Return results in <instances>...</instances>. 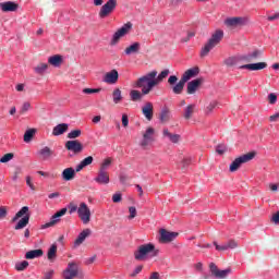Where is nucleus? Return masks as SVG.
<instances>
[{"label":"nucleus","instance_id":"1","mask_svg":"<svg viewBox=\"0 0 279 279\" xmlns=\"http://www.w3.org/2000/svg\"><path fill=\"white\" fill-rule=\"evenodd\" d=\"M158 71L154 70L146 75L142 76L141 83L146 82L147 88L144 89V93H151L155 86H158L160 82L169 77V70H163L158 76ZM157 76V77H156Z\"/></svg>","mask_w":279,"mask_h":279},{"label":"nucleus","instance_id":"2","mask_svg":"<svg viewBox=\"0 0 279 279\" xmlns=\"http://www.w3.org/2000/svg\"><path fill=\"white\" fill-rule=\"evenodd\" d=\"M223 40V31L217 29L215 33H213L211 37L207 41V44L202 48L201 50V58H206L219 43Z\"/></svg>","mask_w":279,"mask_h":279},{"label":"nucleus","instance_id":"3","mask_svg":"<svg viewBox=\"0 0 279 279\" xmlns=\"http://www.w3.org/2000/svg\"><path fill=\"white\" fill-rule=\"evenodd\" d=\"M158 256V251L153 243L140 245L134 252L135 260H147L148 256Z\"/></svg>","mask_w":279,"mask_h":279},{"label":"nucleus","instance_id":"4","mask_svg":"<svg viewBox=\"0 0 279 279\" xmlns=\"http://www.w3.org/2000/svg\"><path fill=\"white\" fill-rule=\"evenodd\" d=\"M21 217H23L21 219ZM20 219V220H19ZM12 223L15 221H19L16 226L14 227V230H23V228L27 227L29 223V207L24 206L22 207L15 216L12 218Z\"/></svg>","mask_w":279,"mask_h":279},{"label":"nucleus","instance_id":"5","mask_svg":"<svg viewBox=\"0 0 279 279\" xmlns=\"http://www.w3.org/2000/svg\"><path fill=\"white\" fill-rule=\"evenodd\" d=\"M142 80H143V76H141L134 82V87L141 88L142 92H140L138 89H132L130 92L131 101H143V97H145V95H149V93L145 92L147 90V82L141 83Z\"/></svg>","mask_w":279,"mask_h":279},{"label":"nucleus","instance_id":"6","mask_svg":"<svg viewBox=\"0 0 279 279\" xmlns=\"http://www.w3.org/2000/svg\"><path fill=\"white\" fill-rule=\"evenodd\" d=\"M255 157L256 151H251L245 155H242L232 161L229 170L231 171V173H234V171H239L242 165H245V162H250V160H254Z\"/></svg>","mask_w":279,"mask_h":279},{"label":"nucleus","instance_id":"7","mask_svg":"<svg viewBox=\"0 0 279 279\" xmlns=\"http://www.w3.org/2000/svg\"><path fill=\"white\" fill-rule=\"evenodd\" d=\"M92 215L93 214L90 213V208L86 203H81L78 205L77 216L84 226H88V223H90Z\"/></svg>","mask_w":279,"mask_h":279},{"label":"nucleus","instance_id":"8","mask_svg":"<svg viewBox=\"0 0 279 279\" xmlns=\"http://www.w3.org/2000/svg\"><path fill=\"white\" fill-rule=\"evenodd\" d=\"M117 10V0H108L99 10L98 16L106 19Z\"/></svg>","mask_w":279,"mask_h":279},{"label":"nucleus","instance_id":"9","mask_svg":"<svg viewBox=\"0 0 279 279\" xmlns=\"http://www.w3.org/2000/svg\"><path fill=\"white\" fill-rule=\"evenodd\" d=\"M132 29V23H126L124 24L120 29H118L112 37L111 40V45L114 46L117 45V43H119V40H121V38H123V36H125V34H128V32H130Z\"/></svg>","mask_w":279,"mask_h":279},{"label":"nucleus","instance_id":"10","mask_svg":"<svg viewBox=\"0 0 279 279\" xmlns=\"http://www.w3.org/2000/svg\"><path fill=\"white\" fill-rule=\"evenodd\" d=\"M66 208H62L61 210L57 211L51 218L49 222H46L41 226V230H47V228H53L56 223L60 221V217H64L66 215Z\"/></svg>","mask_w":279,"mask_h":279},{"label":"nucleus","instance_id":"11","mask_svg":"<svg viewBox=\"0 0 279 279\" xmlns=\"http://www.w3.org/2000/svg\"><path fill=\"white\" fill-rule=\"evenodd\" d=\"M154 128H148L145 133L143 134V140L141 142V147L145 149L146 147H149L150 144L154 143V134H155Z\"/></svg>","mask_w":279,"mask_h":279},{"label":"nucleus","instance_id":"12","mask_svg":"<svg viewBox=\"0 0 279 279\" xmlns=\"http://www.w3.org/2000/svg\"><path fill=\"white\" fill-rule=\"evenodd\" d=\"M80 274V267L75 263H69L66 269L63 271V279H73L76 278Z\"/></svg>","mask_w":279,"mask_h":279},{"label":"nucleus","instance_id":"13","mask_svg":"<svg viewBox=\"0 0 279 279\" xmlns=\"http://www.w3.org/2000/svg\"><path fill=\"white\" fill-rule=\"evenodd\" d=\"M209 269L211 271V276H215V278H228L229 274H232L231 268L219 270V268L217 267V265H215V263H211L209 265Z\"/></svg>","mask_w":279,"mask_h":279},{"label":"nucleus","instance_id":"14","mask_svg":"<svg viewBox=\"0 0 279 279\" xmlns=\"http://www.w3.org/2000/svg\"><path fill=\"white\" fill-rule=\"evenodd\" d=\"M65 149H68V151H73V154H82V151H84V146L80 141L72 140L65 143Z\"/></svg>","mask_w":279,"mask_h":279},{"label":"nucleus","instance_id":"15","mask_svg":"<svg viewBox=\"0 0 279 279\" xmlns=\"http://www.w3.org/2000/svg\"><path fill=\"white\" fill-rule=\"evenodd\" d=\"M204 83V78H195L191 82L187 83V89L186 93L187 95H195L197 90H199V87Z\"/></svg>","mask_w":279,"mask_h":279},{"label":"nucleus","instance_id":"16","mask_svg":"<svg viewBox=\"0 0 279 279\" xmlns=\"http://www.w3.org/2000/svg\"><path fill=\"white\" fill-rule=\"evenodd\" d=\"M214 245L217 252H227V250H236V247H239V242H236L235 240H230L226 244L221 245H219V243L217 242H214Z\"/></svg>","mask_w":279,"mask_h":279},{"label":"nucleus","instance_id":"17","mask_svg":"<svg viewBox=\"0 0 279 279\" xmlns=\"http://www.w3.org/2000/svg\"><path fill=\"white\" fill-rule=\"evenodd\" d=\"M178 236L177 232L167 231L166 229L160 230V243H171Z\"/></svg>","mask_w":279,"mask_h":279},{"label":"nucleus","instance_id":"18","mask_svg":"<svg viewBox=\"0 0 279 279\" xmlns=\"http://www.w3.org/2000/svg\"><path fill=\"white\" fill-rule=\"evenodd\" d=\"M90 234H93V231L90 229H84L74 241V247H80V245H82V243H84L86 239L90 236Z\"/></svg>","mask_w":279,"mask_h":279},{"label":"nucleus","instance_id":"19","mask_svg":"<svg viewBox=\"0 0 279 279\" xmlns=\"http://www.w3.org/2000/svg\"><path fill=\"white\" fill-rule=\"evenodd\" d=\"M104 82L106 84H117V82H119V72L117 70L107 72L104 76Z\"/></svg>","mask_w":279,"mask_h":279},{"label":"nucleus","instance_id":"20","mask_svg":"<svg viewBox=\"0 0 279 279\" xmlns=\"http://www.w3.org/2000/svg\"><path fill=\"white\" fill-rule=\"evenodd\" d=\"M244 24H245L244 17H228L225 21V25H227L228 27H239Z\"/></svg>","mask_w":279,"mask_h":279},{"label":"nucleus","instance_id":"21","mask_svg":"<svg viewBox=\"0 0 279 279\" xmlns=\"http://www.w3.org/2000/svg\"><path fill=\"white\" fill-rule=\"evenodd\" d=\"M0 9L2 12H16L19 10V3L12 1L0 2Z\"/></svg>","mask_w":279,"mask_h":279},{"label":"nucleus","instance_id":"22","mask_svg":"<svg viewBox=\"0 0 279 279\" xmlns=\"http://www.w3.org/2000/svg\"><path fill=\"white\" fill-rule=\"evenodd\" d=\"M98 184H109L110 175L104 169H100L98 175L94 179Z\"/></svg>","mask_w":279,"mask_h":279},{"label":"nucleus","instance_id":"23","mask_svg":"<svg viewBox=\"0 0 279 279\" xmlns=\"http://www.w3.org/2000/svg\"><path fill=\"white\" fill-rule=\"evenodd\" d=\"M240 69H247V71H263V69H267L266 62H258V63H248L241 65Z\"/></svg>","mask_w":279,"mask_h":279},{"label":"nucleus","instance_id":"24","mask_svg":"<svg viewBox=\"0 0 279 279\" xmlns=\"http://www.w3.org/2000/svg\"><path fill=\"white\" fill-rule=\"evenodd\" d=\"M142 112L147 121H151L154 119V104L146 102L145 106L142 108Z\"/></svg>","mask_w":279,"mask_h":279},{"label":"nucleus","instance_id":"25","mask_svg":"<svg viewBox=\"0 0 279 279\" xmlns=\"http://www.w3.org/2000/svg\"><path fill=\"white\" fill-rule=\"evenodd\" d=\"M53 154L56 153L53 151V149H50L49 146H45L38 151V156L41 160H49V158H51Z\"/></svg>","mask_w":279,"mask_h":279},{"label":"nucleus","instance_id":"26","mask_svg":"<svg viewBox=\"0 0 279 279\" xmlns=\"http://www.w3.org/2000/svg\"><path fill=\"white\" fill-rule=\"evenodd\" d=\"M198 73H199V68L189 69L184 72L181 80H183V82L186 83V82H189V80H191V77H195V75H197Z\"/></svg>","mask_w":279,"mask_h":279},{"label":"nucleus","instance_id":"27","mask_svg":"<svg viewBox=\"0 0 279 279\" xmlns=\"http://www.w3.org/2000/svg\"><path fill=\"white\" fill-rule=\"evenodd\" d=\"M68 131H69V124L61 123L53 128L52 135L53 136H62V134H64V132H68Z\"/></svg>","mask_w":279,"mask_h":279},{"label":"nucleus","instance_id":"28","mask_svg":"<svg viewBox=\"0 0 279 279\" xmlns=\"http://www.w3.org/2000/svg\"><path fill=\"white\" fill-rule=\"evenodd\" d=\"M43 254H45V252H43L41 248L32 250V251L26 252L25 258L27 260H34V258H40V256H43Z\"/></svg>","mask_w":279,"mask_h":279},{"label":"nucleus","instance_id":"29","mask_svg":"<svg viewBox=\"0 0 279 279\" xmlns=\"http://www.w3.org/2000/svg\"><path fill=\"white\" fill-rule=\"evenodd\" d=\"M75 169L73 168H66L62 171V179L65 180V182H71L75 178Z\"/></svg>","mask_w":279,"mask_h":279},{"label":"nucleus","instance_id":"30","mask_svg":"<svg viewBox=\"0 0 279 279\" xmlns=\"http://www.w3.org/2000/svg\"><path fill=\"white\" fill-rule=\"evenodd\" d=\"M141 51V43L136 41L131 46L126 47L124 53L126 56H132V53H138Z\"/></svg>","mask_w":279,"mask_h":279},{"label":"nucleus","instance_id":"31","mask_svg":"<svg viewBox=\"0 0 279 279\" xmlns=\"http://www.w3.org/2000/svg\"><path fill=\"white\" fill-rule=\"evenodd\" d=\"M93 156H88L85 159H83L77 166H76V173H80L82 169L88 167L89 165H93Z\"/></svg>","mask_w":279,"mask_h":279},{"label":"nucleus","instance_id":"32","mask_svg":"<svg viewBox=\"0 0 279 279\" xmlns=\"http://www.w3.org/2000/svg\"><path fill=\"white\" fill-rule=\"evenodd\" d=\"M57 256H58V245L52 244L48 250L47 258H48V260H50V263H53V260H56Z\"/></svg>","mask_w":279,"mask_h":279},{"label":"nucleus","instance_id":"33","mask_svg":"<svg viewBox=\"0 0 279 279\" xmlns=\"http://www.w3.org/2000/svg\"><path fill=\"white\" fill-rule=\"evenodd\" d=\"M185 82L183 78H181L178 84H175L174 86H172V93L174 95H182L183 90H184V86H185Z\"/></svg>","mask_w":279,"mask_h":279},{"label":"nucleus","instance_id":"34","mask_svg":"<svg viewBox=\"0 0 279 279\" xmlns=\"http://www.w3.org/2000/svg\"><path fill=\"white\" fill-rule=\"evenodd\" d=\"M240 60H243V57H229L225 59L223 64H226V66H236Z\"/></svg>","mask_w":279,"mask_h":279},{"label":"nucleus","instance_id":"35","mask_svg":"<svg viewBox=\"0 0 279 279\" xmlns=\"http://www.w3.org/2000/svg\"><path fill=\"white\" fill-rule=\"evenodd\" d=\"M163 136H166V138H169V141L171 143H179L180 142V135L172 134L171 132H169V129L163 130Z\"/></svg>","mask_w":279,"mask_h":279},{"label":"nucleus","instance_id":"36","mask_svg":"<svg viewBox=\"0 0 279 279\" xmlns=\"http://www.w3.org/2000/svg\"><path fill=\"white\" fill-rule=\"evenodd\" d=\"M194 113H195V105H187L184 109L183 117L184 119H186V121H189V119H191Z\"/></svg>","mask_w":279,"mask_h":279},{"label":"nucleus","instance_id":"37","mask_svg":"<svg viewBox=\"0 0 279 279\" xmlns=\"http://www.w3.org/2000/svg\"><path fill=\"white\" fill-rule=\"evenodd\" d=\"M48 62L52 66H60L62 64V56L54 54L48 59Z\"/></svg>","mask_w":279,"mask_h":279},{"label":"nucleus","instance_id":"38","mask_svg":"<svg viewBox=\"0 0 279 279\" xmlns=\"http://www.w3.org/2000/svg\"><path fill=\"white\" fill-rule=\"evenodd\" d=\"M34 136H36V129H28L24 133V143H32Z\"/></svg>","mask_w":279,"mask_h":279},{"label":"nucleus","instance_id":"39","mask_svg":"<svg viewBox=\"0 0 279 279\" xmlns=\"http://www.w3.org/2000/svg\"><path fill=\"white\" fill-rule=\"evenodd\" d=\"M171 119V111L169 108H163L160 113V122L167 123Z\"/></svg>","mask_w":279,"mask_h":279},{"label":"nucleus","instance_id":"40","mask_svg":"<svg viewBox=\"0 0 279 279\" xmlns=\"http://www.w3.org/2000/svg\"><path fill=\"white\" fill-rule=\"evenodd\" d=\"M112 99H113V104H121V101H123V95L121 94V89L116 88L112 92Z\"/></svg>","mask_w":279,"mask_h":279},{"label":"nucleus","instance_id":"41","mask_svg":"<svg viewBox=\"0 0 279 279\" xmlns=\"http://www.w3.org/2000/svg\"><path fill=\"white\" fill-rule=\"evenodd\" d=\"M258 56H260V51L255 50L251 54L242 57V59L245 60V62H254Z\"/></svg>","mask_w":279,"mask_h":279},{"label":"nucleus","instance_id":"42","mask_svg":"<svg viewBox=\"0 0 279 279\" xmlns=\"http://www.w3.org/2000/svg\"><path fill=\"white\" fill-rule=\"evenodd\" d=\"M49 69V65L47 63H39L37 66H35L34 71L35 73H38L39 75H43V73Z\"/></svg>","mask_w":279,"mask_h":279},{"label":"nucleus","instance_id":"43","mask_svg":"<svg viewBox=\"0 0 279 279\" xmlns=\"http://www.w3.org/2000/svg\"><path fill=\"white\" fill-rule=\"evenodd\" d=\"M29 267V262L23 260L15 264L16 271H25V268Z\"/></svg>","mask_w":279,"mask_h":279},{"label":"nucleus","instance_id":"44","mask_svg":"<svg viewBox=\"0 0 279 279\" xmlns=\"http://www.w3.org/2000/svg\"><path fill=\"white\" fill-rule=\"evenodd\" d=\"M80 136H82V130L80 129H76V130H73L71 131L69 134H68V138H80Z\"/></svg>","mask_w":279,"mask_h":279},{"label":"nucleus","instance_id":"45","mask_svg":"<svg viewBox=\"0 0 279 279\" xmlns=\"http://www.w3.org/2000/svg\"><path fill=\"white\" fill-rule=\"evenodd\" d=\"M219 106V102L217 100H213L207 107H206V114H210L215 110V108Z\"/></svg>","mask_w":279,"mask_h":279},{"label":"nucleus","instance_id":"46","mask_svg":"<svg viewBox=\"0 0 279 279\" xmlns=\"http://www.w3.org/2000/svg\"><path fill=\"white\" fill-rule=\"evenodd\" d=\"M216 151L219 154V156H223V154L228 151V146L225 144H220L216 147Z\"/></svg>","mask_w":279,"mask_h":279},{"label":"nucleus","instance_id":"47","mask_svg":"<svg viewBox=\"0 0 279 279\" xmlns=\"http://www.w3.org/2000/svg\"><path fill=\"white\" fill-rule=\"evenodd\" d=\"M13 158H14V155L12 153H8L0 158V162L2 163L10 162V160H12Z\"/></svg>","mask_w":279,"mask_h":279},{"label":"nucleus","instance_id":"48","mask_svg":"<svg viewBox=\"0 0 279 279\" xmlns=\"http://www.w3.org/2000/svg\"><path fill=\"white\" fill-rule=\"evenodd\" d=\"M83 93L85 95H93L95 93H101V88H84Z\"/></svg>","mask_w":279,"mask_h":279},{"label":"nucleus","instance_id":"49","mask_svg":"<svg viewBox=\"0 0 279 279\" xmlns=\"http://www.w3.org/2000/svg\"><path fill=\"white\" fill-rule=\"evenodd\" d=\"M110 165H112V159L107 158L104 160V162L101 163L100 169H102V171H106L107 167H110Z\"/></svg>","mask_w":279,"mask_h":279},{"label":"nucleus","instance_id":"50","mask_svg":"<svg viewBox=\"0 0 279 279\" xmlns=\"http://www.w3.org/2000/svg\"><path fill=\"white\" fill-rule=\"evenodd\" d=\"M8 217V208L5 206L0 207V219H5Z\"/></svg>","mask_w":279,"mask_h":279},{"label":"nucleus","instance_id":"51","mask_svg":"<svg viewBox=\"0 0 279 279\" xmlns=\"http://www.w3.org/2000/svg\"><path fill=\"white\" fill-rule=\"evenodd\" d=\"M268 101L269 104L274 105L278 101V96H276V94L271 93L268 95Z\"/></svg>","mask_w":279,"mask_h":279},{"label":"nucleus","instance_id":"52","mask_svg":"<svg viewBox=\"0 0 279 279\" xmlns=\"http://www.w3.org/2000/svg\"><path fill=\"white\" fill-rule=\"evenodd\" d=\"M143 271V266H137L134 271L131 274V278H136V276H138L140 272Z\"/></svg>","mask_w":279,"mask_h":279},{"label":"nucleus","instance_id":"53","mask_svg":"<svg viewBox=\"0 0 279 279\" xmlns=\"http://www.w3.org/2000/svg\"><path fill=\"white\" fill-rule=\"evenodd\" d=\"M122 125H123V128H128V125H130V119L128 118V114H125V113L122 114Z\"/></svg>","mask_w":279,"mask_h":279},{"label":"nucleus","instance_id":"54","mask_svg":"<svg viewBox=\"0 0 279 279\" xmlns=\"http://www.w3.org/2000/svg\"><path fill=\"white\" fill-rule=\"evenodd\" d=\"M78 208H80V207H77V205L71 203V204L69 205V209H70L69 213H70V215H73V213H77Z\"/></svg>","mask_w":279,"mask_h":279},{"label":"nucleus","instance_id":"55","mask_svg":"<svg viewBox=\"0 0 279 279\" xmlns=\"http://www.w3.org/2000/svg\"><path fill=\"white\" fill-rule=\"evenodd\" d=\"M177 82H178V76H175V75L169 76L168 84H170V86L175 85Z\"/></svg>","mask_w":279,"mask_h":279},{"label":"nucleus","instance_id":"56","mask_svg":"<svg viewBox=\"0 0 279 279\" xmlns=\"http://www.w3.org/2000/svg\"><path fill=\"white\" fill-rule=\"evenodd\" d=\"M129 213H130L129 219H134V217H136V207H130Z\"/></svg>","mask_w":279,"mask_h":279},{"label":"nucleus","instance_id":"57","mask_svg":"<svg viewBox=\"0 0 279 279\" xmlns=\"http://www.w3.org/2000/svg\"><path fill=\"white\" fill-rule=\"evenodd\" d=\"M26 184H27V186H29V189L32 191H36V186H34V183H32V178L31 177L26 178Z\"/></svg>","mask_w":279,"mask_h":279},{"label":"nucleus","instance_id":"58","mask_svg":"<svg viewBox=\"0 0 279 279\" xmlns=\"http://www.w3.org/2000/svg\"><path fill=\"white\" fill-rule=\"evenodd\" d=\"M29 108H32V105L29 102H24L22 106V113L27 112V110H29Z\"/></svg>","mask_w":279,"mask_h":279},{"label":"nucleus","instance_id":"59","mask_svg":"<svg viewBox=\"0 0 279 279\" xmlns=\"http://www.w3.org/2000/svg\"><path fill=\"white\" fill-rule=\"evenodd\" d=\"M278 119H279V112H277V113H275V114L269 117V121L271 123H276L278 121Z\"/></svg>","mask_w":279,"mask_h":279},{"label":"nucleus","instance_id":"60","mask_svg":"<svg viewBox=\"0 0 279 279\" xmlns=\"http://www.w3.org/2000/svg\"><path fill=\"white\" fill-rule=\"evenodd\" d=\"M112 202L119 204V202H121V194H113Z\"/></svg>","mask_w":279,"mask_h":279},{"label":"nucleus","instance_id":"61","mask_svg":"<svg viewBox=\"0 0 279 279\" xmlns=\"http://www.w3.org/2000/svg\"><path fill=\"white\" fill-rule=\"evenodd\" d=\"M19 175H21V168H16L13 174V180L16 182L19 180Z\"/></svg>","mask_w":279,"mask_h":279},{"label":"nucleus","instance_id":"62","mask_svg":"<svg viewBox=\"0 0 279 279\" xmlns=\"http://www.w3.org/2000/svg\"><path fill=\"white\" fill-rule=\"evenodd\" d=\"M53 278V270H49L48 272L45 274L44 279H51Z\"/></svg>","mask_w":279,"mask_h":279},{"label":"nucleus","instance_id":"63","mask_svg":"<svg viewBox=\"0 0 279 279\" xmlns=\"http://www.w3.org/2000/svg\"><path fill=\"white\" fill-rule=\"evenodd\" d=\"M279 19V13H275L274 15L268 16V21H278Z\"/></svg>","mask_w":279,"mask_h":279},{"label":"nucleus","instance_id":"64","mask_svg":"<svg viewBox=\"0 0 279 279\" xmlns=\"http://www.w3.org/2000/svg\"><path fill=\"white\" fill-rule=\"evenodd\" d=\"M272 221H274V223H279V211H277V213L272 216Z\"/></svg>","mask_w":279,"mask_h":279}]
</instances>
